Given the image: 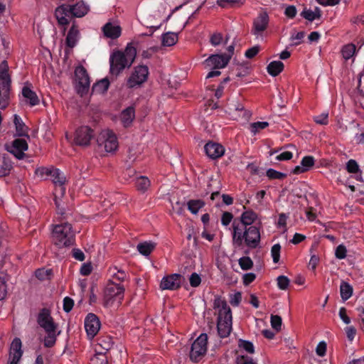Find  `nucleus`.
Wrapping results in <instances>:
<instances>
[{
	"instance_id": "16",
	"label": "nucleus",
	"mask_w": 364,
	"mask_h": 364,
	"mask_svg": "<svg viewBox=\"0 0 364 364\" xmlns=\"http://www.w3.org/2000/svg\"><path fill=\"white\" fill-rule=\"evenodd\" d=\"M269 23V17L266 13L260 14L253 22L252 33L257 38L262 36V33L267 29Z\"/></svg>"
},
{
	"instance_id": "41",
	"label": "nucleus",
	"mask_w": 364,
	"mask_h": 364,
	"mask_svg": "<svg viewBox=\"0 0 364 364\" xmlns=\"http://www.w3.org/2000/svg\"><path fill=\"white\" fill-rule=\"evenodd\" d=\"M177 41V36L174 33H167L162 37V44L164 46H171Z\"/></svg>"
},
{
	"instance_id": "34",
	"label": "nucleus",
	"mask_w": 364,
	"mask_h": 364,
	"mask_svg": "<svg viewBox=\"0 0 364 364\" xmlns=\"http://www.w3.org/2000/svg\"><path fill=\"white\" fill-rule=\"evenodd\" d=\"M14 122L16 127V134L19 136H27L28 137L27 134V128L25 124L16 114L14 115Z\"/></svg>"
},
{
	"instance_id": "36",
	"label": "nucleus",
	"mask_w": 364,
	"mask_h": 364,
	"mask_svg": "<svg viewBox=\"0 0 364 364\" xmlns=\"http://www.w3.org/2000/svg\"><path fill=\"white\" fill-rule=\"evenodd\" d=\"M233 232L232 239L235 244L237 246H241L245 237V231L242 232V230L239 228L238 225H235V223L232 225Z\"/></svg>"
},
{
	"instance_id": "59",
	"label": "nucleus",
	"mask_w": 364,
	"mask_h": 364,
	"mask_svg": "<svg viewBox=\"0 0 364 364\" xmlns=\"http://www.w3.org/2000/svg\"><path fill=\"white\" fill-rule=\"evenodd\" d=\"M74 306V301L71 298L66 296L63 299V310L68 313L70 312Z\"/></svg>"
},
{
	"instance_id": "1",
	"label": "nucleus",
	"mask_w": 364,
	"mask_h": 364,
	"mask_svg": "<svg viewBox=\"0 0 364 364\" xmlns=\"http://www.w3.org/2000/svg\"><path fill=\"white\" fill-rule=\"evenodd\" d=\"M136 56V49L132 43H128L123 50H114L109 59L111 75L117 77L124 69L130 68Z\"/></svg>"
},
{
	"instance_id": "20",
	"label": "nucleus",
	"mask_w": 364,
	"mask_h": 364,
	"mask_svg": "<svg viewBox=\"0 0 364 364\" xmlns=\"http://www.w3.org/2000/svg\"><path fill=\"white\" fill-rule=\"evenodd\" d=\"M315 163L314 157L312 156H306L301 161V166H296L291 171L294 174H300L310 170Z\"/></svg>"
},
{
	"instance_id": "10",
	"label": "nucleus",
	"mask_w": 364,
	"mask_h": 364,
	"mask_svg": "<svg viewBox=\"0 0 364 364\" xmlns=\"http://www.w3.org/2000/svg\"><path fill=\"white\" fill-rule=\"evenodd\" d=\"M93 136V129L88 126H81L75 131L74 143L78 146H87Z\"/></svg>"
},
{
	"instance_id": "35",
	"label": "nucleus",
	"mask_w": 364,
	"mask_h": 364,
	"mask_svg": "<svg viewBox=\"0 0 364 364\" xmlns=\"http://www.w3.org/2000/svg\"><path fill=\"white\" fill-rule=\"evenodd\" d=\"M11 80L7 70H0V87L1 90L9 91L10 89Z\"/></svg>"
},
{
	"instance_id": "12",
	"label": "nucleus",
	"mask_w": 364,
	"mask_h": 364,
	"mask_svg": "<svg viewBox=\"0 0 364 364\" xmlns=\"http://www.w3.org/2000/svg\"><path fill=\"white\" fill-rule=\"evenodd\" d=\"M230 60V55L226 53L215 54L210 55L205 60L208 67L213 69H220L225 68Z\"/></svg>"
},
{
	"instance_id": "45",
	"label": "nucleus",
	"mask_w": 364,
	"mask_h": 364,
	"mask_svg": "<svg viewBox=\"0 0 364 364\" xmlns=\"http://www.w3.org/2000/svg\"><path fill=\"white\" fill-rule=\"evenodd\" d=\"M110 271L113 273V278L116 280L123 282L127 278V274L122 269H118L117 267L110 269Z\"/></svg>"
},
{
	"instance_id": "19",
	"label": "nucleus",
	"mask_w": 364,
	"mask_h": 364,
	"mask_svg": "<svg viewBox=\"0 0 364 364\" xmlns=\"http://www.w3.org/2000/svg\"><path fill=\"white\" fill-rule=\"evenodd\" d=\"M204 150L206 155L212 159H218L225 154L224 146L213 141L208 142L204 146Z\"/></svg>"
},
{
	"instance_id": "22",
	"label": "nucleus",
	"mask_w": 364,
	"mask_h": 364,
	"mask_svg": "<svg viewBox=\"0 0 364 364\" xmlns=\"http://www.w3.org/2000/svg\"><path fill=\"white\" fill-rule=\"evenodd\" d=\"M228 106L229 109L237 112L238 116L241 117L245 121H248L250 119L252 112L246 109L242 103L239 102H232Z\"/></svg>"
},
{
	"instance_id": "61",
	"label": "nucleus",
	"mask_w": 364,
	"mask_h": 364,
	"mask_svg": "<svg viewBox=\"0 0 364 364\" xmlns=\"http://www.w3.org/2000/svg\"><path fill=\"white\" fill-rule=\"evenodd\" d=\"M99 345L106 350H108L111 348L112 346V342L111 341V338L109 337L103 338L100 339Z\"/></svg>"
},
{
	"instance_id": "49",
	"label": "nucleus",
	"mask_w": 364,
	"mask_h": 364,
	"mask_svg": "<svg viewBox=\"0 0 364 364\" xmlns=\"http://www.w3.org/2000/svg\"><path fill=\"white\" fill-rule=\"evenodd\" d=\"M277 285L279 289L286 290L289 285V279L287 277L281 275L277 277Z\"/></svg>"
},
{
	"instance_id": "13",
	"label": "nucleus",
	"mask_w": 364,
	"mask_h": 364,
	"mask_svg": "<svg viewBox=\"0 0 364 364\" xmlns=\"http://www.w3.org/2000/svg\"><path fill=\"white\" fill-rule=\"evenodd\" d=\"M85 328L87 336L90 338H94L100 328V321L98 317L94 314H88L85 319Z\"/></svg>"
},
{
	"instance_id": "24",
	"label": "nucleus",
	"mask_w": 364,
	"mask_h": 364,
	"mask_svg": "<svg viewBox=\"0 0 364 364\" xmlns=\"http://www.w3.org/2000/svg\"><path fill=\"white\" fill-rule=\"evenodd\" d=\"M73 17L81 18L86 15L90 10V6L83 1H79L73 6H70Z\"/></svg>"
},
{
	"instance_id": "64",
	"label": "nucleus",
	"mask_w": 364,
	"mask_h": 364,
	"mask_svg": "<svg viewBox=\"0 0 364 364\" xmlns=\"http://www.w3.org/2000/svg\"><path fill=\"white\" fill-rule=\"evenodd\" d=\"M233 218V215L230 212H224L221 218V223L224 226L228 225Z\"/></svg>"
},
{
	"instance_id": "9",
	"label": "nucleus",
	"mask_w": 364,
	"mask_h": 364,
	"mask_svg": "<svg viewBox=\"0 0 364 364\" xmlns=\"http://www.w3.org/2000/svg\"><path fill=\"white\" fill-rule=\"evenodd\" d=\"M73 85L76 91H88L90 80L85 68L79 65L75 69Z\"/></svg>"
},
{
	"instance_id": "54",
	"label": "nucleus",
	"mask_w": 364,
	"mask_h": 364,
	"mask_svg": "<svg viewBox=\"0 0 364 364\" xmlns=\"http://www.w3.org/2000/svg\"><path fill=\"white\" fill-rule=\"evenodd\" d=\"M182 213V205L179 201H176L175 205H172L171 215H173L175 220L177 219V217L180 218Z\"/></svg>"
},
{
	"instance_id": "53",
	"label": "nucleus",
	"mask_w": 364,
	"mask_h": 364,
	"mask_svg": "<svg viewBox=\"0 0 364 364\" xmlns=\"http://www.w3.org/2000/svg\"><path fill=\"white\" fill-rule=\"evenodd\" d=\"M282 323V320L281 316H279L278 315H272L271 316V325H272V327L274 330H276L277 331H279L281 329Z\"/></svg>"
},
{
	"instance_id": "17",
	"label": "nucleus",
	"mask_w": 364,
	"mask_h": 364,
	"mask_svg": "<svg viewBox=\"0 0 364 364\" xmlns=\"http://www.w3.org/2000/svg\"><path fill=\"white\" fill-rule=\"evenodd\" d=\"M23 354L21 350V341L18 338L14 339L10 347L9 359L8 364H18Z\"/></svg>"
},
{
	"instance_id": "58",
	"label": "nucleus",
	"mask_w": 364,
	"mask_h": 364,
	"mask_svg": "<svg viewBox=\"0 0 364 364\" xmlns=\"http://www.w3.org/2000/svg\"><path fill=\"white\" fill-rule=\"evenodd\" d=\"M259 50H260V48L259 46H255L247 49L245 51V55L247 58L252 59L258 54Z\"/></svg>"
},
{
	"instance_id": "14",
	"label": "nucleus",
	"mask_w": 364,
	"mask_h": 364,
	"mask_svg": "<svg viewBox=\"0 0 364 364\" xmlns=\"http://www.w3.org/2000/svg\"><path fill=\"white\" fill-rule=\"evenodd\" d=\"M6 149L18 159H22L25 156L23 151L28 149V144L23 139H16L11 146L6 144Z\"/></svg>"
},
{
	"instance_id": "31",
	"label": "nucleus",
	"mask_w": 364,
	"mask_h": 364,
	"mask_svg": "<svg viewBox=\"0 0 364 364\" xmlns=\"http://www.w3.org/2000/svg\"><path fill=\"white\" fill-rule=\"evenodd\" d=\"M13 168L11 160L4 156L0 162V177H4L9 175Z\"/></svg>"
},
{
	"instance_id": "38",
	"label": "nucleus",
	"mask_w": 364,
	"mask_h": 364,
	"mask_svg": "<svg viewBox=\"0 0 364 364\" xmlns=\"http://www.w3.org/2000/svg\"><path fill=\"white\" fill-rule=\"evenodd\" d=\"M50 176H51L52 181L55 185L65 184V176L60 171L59 169L53 168Z\"/></svg>"
},
{
	"instance_id": "39",
	"label": "nucleus",
	"mask_w": 364,
	"mask_h": 364,
	"mask_svg": "<svg viewBox=\"0 0 364 364\" xmlns=\"http://www.w3.org/2000/svg\"><path fill=\"white\" fill-rule=\"evenodd\" d=\"M135 186L138 191L145 192L150 186V181L147 177L140 176L136 178Z\"/></svg>"
},
{
	"instance_id": "7",
	"label": "nucleus",
	"mask_w": 364,
	"mask_h": 364,
	"mask_svg": "<svg viewBox=\"0 0 364 364\" xmlns=\"http://www.w3.org/2000/svg\"><path fill=\"white\" fill-rule=\"evenodd\" d=\"M99 147L106 152L114 151L118 147V141L115 134L109 129L102 130L97 137Z\"/></svg>"
},
{
	"instance_id": "52",
	"label": "nucleus",
	"mask_w": 364,
	"mask_h": 364,
	"mask_svg": "<svg viewBox=\"0 0 364 364\" xmlns=\"http://www.w3.org/2000/svg\"><path fill=\"white\" fill-rule=\"evenodd\" d=\"M314 122L321 125H327L328 124V113L323 112L314 117Z\"/></svg>"
},
{
	"instance_id": "26",
	"label": "nucleus",
	"mask_w": 364,
	"mask_h": 364,
	"mask_svg": "<svg viewBox=\"0 0 364 364\" xmlns=\"http://www.w3.org/2000/svg\"><path fill=\"white\" fill-rule=\"evenodd\" d=\"M80 38V32L75 25H73L70 28L67 38H66V43L68 46L70 48H73Z\"/></svg>"
},
{
	"instance_id": "11",
	"label": "nucleus",
	"mask_w": 364,
	"mask_h": 364,
	"mask_svg": "<svg viewBox=\"0 0 364 364\" xmlns=\"http://www.w3.org/2000/svg\"><path fill=\"white\" fill-rule=\"evenodd\" d=\"M260 232L258 228L253 225L245 228L243 240L248 247L251 249L257 247L260 242Z\"/></svg>"
},
{
	"instance_id": "6",
	"label": "nucleus",
	"mask_w": 364,
	"mask_h": 364,
	"mask_svg": "<svg viewBox=\"0 0 364 364\" xmlns=\"http://www.w3.org/2000/svg\"><path fill=\"white\" fill-rule=\"evenodd\" d=\"M149 68L145 65H139L133 68V70L127 80L129 88H138L145 82L149 77Z\"/></svg>"
},
{
	"instance_id": "28",
	"label": "nucleus",
	"mask_w": 364,
	"mask_h": 364,
	"mask_svg": "<svg viewBox=\"0 0 364 364\" xmlns=\"http://www.w3.org/2000/svg\"><path fill=\"white\" fill-rule=\"evenodd\" d=\"M65 193V188L64 184H58L55 185L54 190V200L58 210V213L60 214H63V209L60 208V203L58 200L62 198Z\"/></svg>"
},
{
	"instance_id": "43",
	"label": "nucleus",
	"mask_w": 364,
	"mask_h": 364,
	"mask_svg": "<svg viewBox=\"0 0 364 364\" xmlns=\"http://www.w3.org/2000/svg\"><path fill=\"white\" fill-rule=\"evenodd\" d=\"M267 176L269 179H283L287 176V174L277 171L273 168H269L266 172Z\"/></svg>"
},
{
	"instance_id": "37",
	"label": "nucleus",
	"mask_w": 364,
	"mask_h": 364,
	"mask_svg": "<svg viewBox=\"0 0 364 364\" xmlns=\"http://www.w3.org/2000/svg\"><path fill=\"white\" fill-rule=\"evenodd\" d=\"M356 51V47L353 43H348L343 46L341 53L343 58L347 60L353 58Z\"/></svg>"
},
{
	"instance_id": "2",
	"label": "nucleus",
	"mask_w": 364,
	"mask_h": 364,
	"mask_svg": "<svg viewBox=\"0 0 364 364\" xmlns=\"http://www.w3.org/2000/svg\"><path fill=\"white\" fill-rule=\"evenodd\" d=\"M214 309H218L217 328L220 338H227L232 330V312L225 300L216 298L213 304Z\"/></svg>"
},
{
	"instance_id": "51",
	"label": "nucleus",
	"mask_w": 364,
	"mask_h": 364,
	"mask_svg": "<svg viewBox=\"0 0 364 364\" xmlns=\"http://www.w3.org/2000/svg\"><path fill=\"white\" fill-rule=\"evenodd\" d=\"M346 170L351 173H357L359 172V166L356 161L350 159L346 164Z\"/></svg>"
},
{
	"instance_id": "25",
	"label": "nucleus",
	"mask_w": 364,
	"mask_h": 364,
	"mask_svg": "<svg viewBox=\"0 0 364 364\" xmlns=\"http://www.w3.org/2000/svg\"><path fill=\"white\" fill-rule=\"evenodd\" d=\"M20 100L26 105L35 106L39 104L40 97L36 95V92H21Z\"/></svg>"
},
{
	"instance_id": "50",
	"label": "nucleus",
	"mask_w": 364,
	"mask_h": 364,
	"mask_svg": "<svg viewBox=\"0 0 364 364\" xmlns=\"http://www.w3.org/2000/svg\"><path fill=\"white\" fill-rule=\"evenodd\" d=\"M300 15L301 17L311 22L316 19H318L316 15L313 13V11L309 9H307L306 7H304Z\"/></svg>"
},
{
	"instance_id": "55",
	"label": "nucleus",
	"mask_w": 364,
	"mask_h": 364,
	"mask_svg": "<svg viewBox=\"0 0 364 364\" xmlns=\"http://www.w3.org/2000/svg\"><path fill=\"white\" fill-rule=\"evenodd\" d=\"M347 250L343 245H339L335 252V256L337 259H343L346 257Z\"/></svg>"
},
{
	"instance_id": "4",
	"label": "nucleus",
	"mask_w": 364,
	"mask_h": 364,
	"mask_svg": "<svg viewBox=\"0 0 364 364\" xmlns=\"http://www.w3.org/2000/svg\"><path fill=\"white\" fill-rule=\"evenodd\" d=\"M125 288L122 284L109 280L103 291V305L105 307H119L124 297Z\"/></svg>"
},
{
	"instance_id": "23",
	"label": "nucleus",
	"mask_w": 364,
	"mask_h": 364,
	"mask_svg": "<svg viewBox=\"0 0 364 364\" xmlns=\"http://www.w3.org/2000/svg\"><path fill=\"white\" fill-rule=\"evenodd\" d=\"M134 118L135 111L134 107L132 106H130L124 109L120 115V120L124 127H130Z\"/></svg>"
},
{
	"instance_id": "47",
	"label": "nucleus",
	"mask_w": 364,
	"mask_h": 364,
	"mask_svg": "<svg viewBox=\"0 0 364 364\" xmlns=\"http://www.w3.org/2000/svg\"><path fill=\"white\" fill-rule=\"evenodd\" d=\"M280 251H281V245L279 244H275L272 247L271 255L272 257L273 262L275 264L278 263L279 261Z\"/></svg>"
},
{
	"instance_id": "15",
	"label": "nucleus",
	"mask_w": 364,
	"mask_h": 364,
	"mask_svg": "<svg viewBox=\"0 0 364 364\" xmlns=\"http://www.w3.org/2000/svg\"><path fill=\"white\" fill-rule=\"evenodd\" d=\"M181 284V275L180 274H172L164 277L161 282V289L175 290L179 289Z\"/></svg>"
},
{
	"instance_id": "32",
	"label": "nucleus",
	"mask_w": 364,
	"mask_h": 364,
	"mask_svg": "<svg viewBox=\"0 0 364 364\" xmlns=\"http://www.w3.org/2000/svg\"><path fill=\"white\" fill-rule=\"evenodd\" d=\"M205 203L203 200H189L187 202L188 210L193 214H197L200 209L205 206Z\"/></svg>"
},
{
	"instance_id": "8",
	"label": "nucleus",
	"mask_w": 364,
	"mask_h": 364,
	"mask_svg": "<svg viewBox=\"0 0 364 364\" xmlns=\"http://www.w3.org/2000/svg\"><path fill=\"white\" fill-rule=\"evenodd\" d=\"M208 336L202 333L193 343L190 351V358L193 362H198L205 355L207 351Z\"/></svg>"
},
{
	"instance_id": "56",
	"label": "nucleus",
	"mask_w": 364,
	"mask_h": 364,
	"mask_svg": "<svg viewBox=\"0 0 364 364\" xmlns=\"http://www.w3.org/2000/svg\"><path fill=\"white\" fill-rule=\"evenodd\" d=\"M239 346L250 353H253L255 351L252 343L248 341L240 340Z\"/></svg>"
},
{
	"instance_id": "42",
	"label": "nucleus",
	"mask_w": 364,
	"mask_h": 364,
	"mask_svg": "<svg viewBox=\"0 0 364 364\" xmlns=\"http://www.w3.org/2000/svg\"><path fill=\"white\" fill-rule=\"evenodd\" d=\"M89 364H107V358L104 353H99L90 359Z\"/></svg>"
},
{
	"instance_id": "21",
	"label": "nucleus",
	"mask_w": 364,
	"mask_h": 364,
	"mask_svg": "<svg viewBox=\"0 0 364 364\" xmlns=\"http://www.w3.org/2000/svg\"><path fill=\"white\" fill-rule=\"evenodd\" d=\"M102 31L107 38L116 39L120 36L122 30L119 25L108 22L102 27Z\"/></svg>"
},
{
	"instance_id": "40",
	"label": "nucleus",
	"mask_w": 364,
	"mask_h": 364,
	"mask_svg": "<svg viewBox=\"0 0 364 364\" xmlns=\"http://www.w3.org/2000/svg\"><path fill=\"white\" fill-rule=\"evenodd\" d=\"M109 86V81L107 77H105L93 85L92 91H107Z\"/></svg>"
},
{
	"instance_id": "62",
	"label": "nucleus",
	"mask_w": 364,
	"mask_h": 364,
	"mask_svg": "<svg viewBox=\"0 0 364 364\" xmlns=\"http://www.w3.org/2000/svg\"><path fill=\"white\" fill-rule=\"evenodd\" d=\"M319 260L320 259L318 256L315 254H312L309 262V268H310L312 271H315Z\"/></svg>"
},
{
	"instance_id": "44",
	"label": "nucleus",
	"mask_w": 364,
	"mask_h": 364,
	"mask_svg": "<svg viewBox=\"0 0 364 364\" xmlns=\"http://www.w3.org/2000/svg\"><path fill=\"white\" fill-rule=\"evenodd\" d=\"M52 274L51 269H38L36 271L35 275L39 280L49 279Z\"/></svg>"
},
{
	"instance_id": "46",
	"label": "nucleus",
	"mask_w": 364,
	"mask_h": 364,
	"mask_svg": "<svg viewBox=\"0 0 364 364\" xmlns=\"http://www.w3.org/2000/svg\"><path fill=\"white\" fill-rule=\"evenodd\" d=\"M239 264L242 270H249L253 266V262L249 257H242L239 259Z\"/></svg>"
},
{
	"instance_id": "3",
	"label": "nucleus",
	"mask_w": 364,
	"mask_h": 364,
	"mask_svg": "<svg viewBox=\"0 0 364 364\" xmlns=\"http://www.w3.org/2000/svg\"><path fill=\"white\" fill-rule=\"evenodd\" d=\"M37 321L38 325L48 334L44 338V346L47 348L53 347L55 343L56 338L59 333H56L58 326L54 323L50 311L47 309H43L38 314Z\"/></svg>"
},
{
	"instance_id": "29",
	"label": "nucleus",
	"mask_w": 364,
	"mask_h": 364,
	"mask_svg": "<svg viewBox=\"0 0 364 364\" xmlns=\"http://www.w3.org/2000/svg\"><path fill=\"white\" fill-rule=\"evenodd\" d=\"M284 65L282 61L274 60L267 65V72L272 76H277L284 70Z\"/></svg>"
},
{
	"instance_id": "57",
	"label": "nucleus",
	"mask_w": 364,
	"mask_h": 364,
	"mask_svg": "<svg viewBox=\"0 0 364 364\" xmlns=\"http://www.w3.org/2000/svg\"><path fill=\"white\" fill-rule=\"evenodd\" d=\"M189 282L192 287H197L201 283V278L198 274L193 272L189 277Z\"/></svg>"
},
{
	"instance_id": "30",
	"label": "nucleus",
	"mask_w": 364,
	"mask_h": 364,
	"mask_svg": "<svg viewBox=\"0 0 364 364\" xmlns=\"http://www.w3.org/2000/svg\"><path fill=\"white\" fill-rule=\"evenodd\" d=\"M257 218V215L256 213L252 210H248L241 215V223L246 228L247 225H250L253 223Z\"/></svg>"
},
{
	"instance_id": "27",
	"label": "nucleus",
	"mask_w": 364,
	"mask_h": 364,
	"mask_svg": "<svg viewBox=\"0 0 364 364\" xmlns=\"http://www.w3.org/2000/svg\"><path fill=\"white\" fill-rule=\"evenodd\" d=\"M156 247V243L151 241L140 242L137 245L136 249L144 256H149Z\"/></svg>"
},
{
	"instance_id": "18",
	"label": "nucleus",
	"mask_w": 364,
	"mask_h": 364,
	"mask_svg": "<svg viewBox=\"0 0 364 364\" xmlns=\"http://www.w3.org/2000/svg\"><path fill=\"white\" fill-rule=\"evenodd\" d=\"M55 16L60 25H68L73 17L70 6L63 4L58 6L55 9Z\"/></svg>"
},
{
	"instance_id": "5",
	"label": "nucleus",
	"mask_w": 364,
	"mask_h": 364,
	"mask_svg": "<svg viewBox=\"0 0 364 364\" xmlns=\"http://www.w3.org/2000/svg\"><path fill=\"white\" fill-rule=\"evenodd\" d=\"M53 241L60 248L73 245L75 232L72 225L68 223L56 225L53 230Z\"/></svg>"
},
{
	"instance_id": "60",
	"label": "nucleus",
	"mask_w": 364,
	"mask_h": 364,
	"mask_svg": "<svg viewBox=\"0 0 364 364\" xmlns=\"http://www.w3.org/2000/svg\"><path fill=\"white\" fill-rule=\"evenodd\" d=\"M237 364H257L253 359L248 355H241L237 358Z\"/></svg>"
},
{
	"instance_id": "33",
	"label": "nucleus",
	"mask_w": 364,
	"mask_h": 364,
	"mask_svg": "<svg viewBox=\"0 0 364 364\" xmlns=\"http://www.w3.org/2000/svg\"><path fill=\"white\" fill-rule=\"evenodd\" d=\"M340 294L341 299L346 301L350 298L353 294V287L348 282L342 281L340 285Z\"/></svg>"
},
{
	"instance_id": "48",
	"label": "nucleus",
	"mask_w": 364,
	"mask_h": 364,
	"mask_svg": "<svg viewBox=\"0 0 364 364\" xmlns=\"http://www.w3.org/2000/svg\"><path fill=\"white\" fill-rule=\"evenodd\" d=\"M269 126V123L267 122H257L250 124L251 132L256 134L261 129H264Z\"/></svg>"
},
{
	"instance_id": "63",
	"label": "nucleus",
	"mask_w": 364,
	"mask_h": 364,
	"mask_svg": "<svg viewBox=\"0 0 364 364\" xmlns=\"http://www.w3.org/2000/svg\"><path fill=\"white\" fill-rule=\"evenodd\" d=\"M326 343L324 341H321L316 346V353L318 356L323 357L326 355Z\"/></svg>"
}]
</instances>
